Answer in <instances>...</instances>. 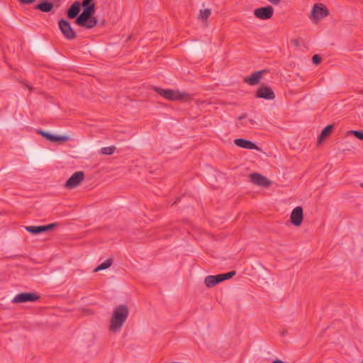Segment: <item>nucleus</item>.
<instances>
[{
  "label": "nucleus",
  "mask_w": 363,
  "mask_h": 363,
  "mask_svg": "<svg viewBox=\"0 0 363 363\" xmlns=\"http://www.w3.org/2000/svg\"><path fill=\"white\" fill-rule=\"evenodd\" d=\"M154 89L160 96L170 101H179L189 97L187 94L173 89H163L158 87H155Z\"/></svg>",
  "instance_id": "nucleus-3"
},
{
  "label": "nucleus",
  "mask_w": 363,
  "mask_h": 363,
  "mask_svg": "<svg viewBox=\"0 0 363 363\" xmlns=\"http://www.w3.org/2000/svg\"><path fill=\"white\" fill-rule=\"evenodd\" d=\"M53 8V4L48 0H41L40 2L34 7L35 9L44 13L50 12Z\"/></svg>",
  "instance_id": "nucleus-16"
},
{
  "label": "nucleus",
  "mask_w": 363,
  "mask_h": 363,
  "mask_svg": "<svg viewBox=\"0 0 363 363\" xmlns=\"http://www.w3.org/2000/svg\"><path fill=\"white\" fill-rule=\"evenodd\" d=\"M94 13V11H92V9L84 8L82 13L77 17L76 24L86 28L95 27L97 24V19L93 16Z\"/></svg>",
  "instance_id": "nucleus-2"
},
{
  "label": "nucleus",
  "mask_w": 363,
  "mask_h": 363,
  "mask_svg": "<svg viewBox=\"0 0 363 363\" xmlns=\"http://www.w3.org/2000/svg\"><path fill=\"white\" fill-rule=\"evenodd\" d=\"M350 134L354 135L357 139L363 141V131L362 130H350Z\"/></svg>",
  "instance_id": "nucleus-26"
},
{
  "label": "nucleus",
  "mask_w": 363,
  "mask_h": 363,
  "mask_svg": "<svg viewBox=\"0 0 363 363\" xmlns=\"http://www.w3.org/2000/svg\"><path fill=\"white\" fill-rule=\"evenodd\" d=\"M321 61V57L318 55H315L312 57V62L315 65H318Z\"/></svg>",
  "instance_id": "nucleus-27"
},
{
  "label": "nucleus",
  "mask_w": 363,
  "mask_h": 363,
  "mask_svg": "<svg viewBox=\"0 0 363 363\" xmlns=\"http://www.w3.org/2000/svg\"><path fill=\"white\" fill-rule=\"evenodd\" d=\"M28 89H29L30 90H31V89H32V87H30V86H28Z\"/></svg>",
  "instance_id": "nucleus-34"
},
{
  "label": "nucleus",
  "mask_w": 363,
  "mask_h": 363,
  "mask_svg": "<svg viewBox=\"0 0 363 363\" xmlns=\"http://www.w3.org/2000/svg\"><path fill=\"white\" fill-rule=\"evenodd\" d=\"M268 1L274 5L279 4L281 1V0H268Z\"/></svg>",
  "instance_id": "nucleus-30"
},
{
  "label": "nucleus",
  "mask_w": 363,
  "mask_h": 363,
  "mask_svg": "<svg viewBox=\"0 0 363 363\" xmlns=\"http://www.w3.org/2000/svg\"><path fill=\"white\" fill-rule=\"evenodd\" d=\"M247 123H250L252 125H254L256 123V122L252 119H250L249 121H247Z\"/></svg>",
  "instance_id": "nucleus-31"
},
{
  "label": "nucleus",
  "mask_w": 363,
  "mask_h": 363,
  "mask_svg": "<svg viewBox=\"0 0 363 363\" xmlns=\"http://www.w3.org/2000/svg\"><path fill=\"white\" fill-rule=\"evenodd\" d=\"M250 179L253 184L263 187H269L272 184L270 180L259 173L255 172L250 174Z\"/></svg>",
  "instance_id": "nucleus-9"
},
{
  "label": "nucleus",
  "mask_w": 363,
  "mask_h": 363,
  "mask_svg": "<svg viewBox=\"0 0 363 363\" xmlns=\"http://www.w3.org/2000/svg\"><path fill=\"white\" fill-rule=\"evenodd\" d=\"M329 15L328 9L322 4H315L311 10V16L315 22Z\"/></svg>",
  "instance_id": "nucleus-4"
},
{
  "label": "nucleus",
  "mask_w": 363,
  "mask_h": 363,
  "mask_svg": "<svg viewBox=\"0 0 363 363\" xmlns=\"http://www.w3.org/2000/svg\"><path fill=\"white\" fill-rule=\"evenodd\" d=\"M82 6L83 9L84 8L92 9V11H95V4L93 0H83L82 2Z\"/></svg>",
  "instance_id": "nucleus-22"
},
{
  "label": "nucleus",
  "mask_w": 363,
  "mask_h": 363,
  "mask_svg": "<svg viewBox=\"0 0 363 363\" xmlns=\"http://www.w3.org/2000/svg\"><path fill=\"white\" fill-rule=\"evenodd\" d=\"M211 13V9H206L204 10H201L199 13V18H201L203 21H207L208 17L210 16Z\"/></svg>",
  "instance_id": "nucleus-23"
},
{
  "label": "nucleus",
  "mask_w": 363,
  "mask_h": 363,
  "mask_svg": "<svg viewBox=\"0 0 363 363\" xmlns=\"http://www.w3.org/2000/svg\"><path fill=\"white\" fill-rule=\"evenodd\" d=\"M115 150H116V147L112 145V146H109V147H102L100 150V152L105 155H111L113 154Z\"/></svg>",
  "instance_id": "nucleus-21"
},
{
  "label": "nucleus",
  "mask_w": 363,
  "mask_h": 363,
  "mask_svg": "<svg viewBox=\"0 0 363 363\" xmlns=\"http://www.w3.org/2000/svg\"><path fill=\"white\" fill-rule=\"evenodd\" d=\"M265 72L266 70L264 69L255 72L250 76L245 77L243 81L249 85H256L259 82L263 74Z\"/></svg>",
  "instance_id": "nucleus-13"
},
{
  "label": "nucleus",
  "mask_w": 363,
  "mask_h": 363,
  "mask_svg": "<svg viewBox=\"0 0 363 363\" xmlns=\"http://www.w3.org/2000/svg\"><path fill=\"white\" fill-rule=\"evenodd\" d=\"M246 118H247V114H245H245H242V116H239V117L238 118V122L236 123V125H237V127H238V128H241V127H243V126L246 125H247V121H245V122H244V121H243V119H245Z\"/></svg>",
  "instance_id": "nucleus-24"
},
{
  "label": "nucleus",
  "mask_w": 363,
  "mask_h": 363,
  "mask_svg": "<svg viewBox=\"0 0 363 363\" xmlns=\"http://www.w3.org/2000/svg\"><path fill=\"white\" fill-rule=\"evenodd\" d=\"M21 4H30L36 0H18Z\"/></svg>",
  "instance_id": "nucleus-28"
},
{
  "label": "nucleus",
  "mask_w": 363,
  "mask_h": 363,
  "mask_svg": "<svg viewBox=\"0 0 363 363\" xmlns=\"http://www.w3.org/2000/svg\"><path fill=\"white\" fill-rule=\"evenodd\" d=\"M360 186H362L363 188V183L360 184Z\"/></svg>",
  "instance_id": "nucleus-33"
},
{
  "label": "nucleus",
  "mask_w": 363,
  "mask_h": 363,
  "mask_svg": "<svg viewBox=\"0 0 363 363\" xmlns=\"http://www.w3.org/2000/svg\"><path fill=\"white\" fill-rule=\"evenodd\" d=\"M256 97L271 100L275 98V94L271 88L262 85L258 88Z\"/></svg>",
  "instance_id": "nucleus-12"
},
{
  "label": "nucleus",
  "mask_w": 363,
  "mask_h": 363,
  "mask_svg": "<svg viewBox=\"0 0 363 363\" xmlns=\"http://www.w3.org/2000/svg\"><path fill=\"white\" fill-rule=\"evenodd\" d=\"M234 143L240 147L248 149V150H259V147L252 142L242 139L237 138L234 140Z\"/></svg>",
  "instance_id": "nucleus-15"
},
{
  "label": "nucleus",
  "mask_w": 363,
  "mask_h": 363,
  "mask_svg": "<svg viewBox=\"0 0 363 363\" xmlns=\"http://www.w3.org/2000/svg\"><path fill=\"white\" fill-rule=\"evenodd\" d=\"M113 263V259L111 258L107 259L105 262L99 264L95 269L94 272H99L100 270H104L108 269L111 266Z\"/></svg>",
  "instance_id": "nucleus-20"
},
{
  "label": "nucleus",
  "mask_w": 363,
  "mask_h": 363,
  "mask_svg": "<svg viewBox=\"0 0 363 363\" xmlns=\"http://www.w3.org/2000/svg\"><path fill=\"white\" fill-rule=\"evenodd\" d=\"M40 296L34 293L24 292L17 294L13 299V303L34 302L38 301Z\"/></svg>",
  "instance_id": "nucleus-8"
},
{
  "label": "nucleus",
  "mask_w": 363,
  "mask_h": 363,
  "mask_svg": "<svg viewBox=\"0 0 363 363\" xmlns=\"http://www.w3.org/2000/svg\"><path fill=\"white\" fill-rule=\"evenodd\" d=\"M84 179V173L82 171L74 172L66 182L65 186L72 189L78 186Z\"/></svg>",
  "instance_id": "nucleus-5"
},
{
  "label": "nucleus",
  "mask_w": 363,
  "mask_h": 363,
  "mask_svg": "<svg viewBox=\"0 0 363 363\" xmlns=\"http://www.w3.org/2000/svg\"><path fill=\"white\" fill-rule=\"evenodd\" d=\"M235 271H231L225 274H220V276L221 277V281H224L228 279L232 278L235 274Z\"/></svg>",
  "instance_id": "nucleus-25"
},
{
  "label": "nucleus",
  "mask_w": 363,
  "mask_h": 363,
  "mask_svg": "<svg viewBox=\"0 0 363 363\" xmlns=\"http://www.w3.org/2000/svg\"><path fill=\"white\" fill-rule=\"evenodd\" d=\"M220 282L222 281L220 274L207 276L204 280L205 285L208 288H212Z\"/></svg>",
  "instance_id": "nucleus-18"
},
{
  "label": "nucleus",
  "mask_w": 363,
  "mask_h": 363,
  "mask_svg": "<svg viewBox=\"0 0 363 363\" xmlns=\"http://www.w3.org/2000/svg\"><path fill=\"white\" fill-rule=\"evenodd\" d=\"M291 43L296 46V47H298L299 46V40L298 39H292L291 40Z\"/></svg>",
  "instance_id": "nucleus-29"
},
{
  "label": "nucleus",
  "mask_w": 363,
  "mask_h": 363,
  "mask_svg": "<svg viewBox=\"0 0 363 363\" xmlns=\"http://www.w3.org/2000/svg\"><path fill=\"white\" fill-rule=\"evenodd\" d=\"M274 14V9L271 6L259 7L254 11V15L256 18L262 20L271 18Z\"/></svg>",
  "instance_id": "nucleus-7"
},
{
  "label": "nucleus",
  "mask_w": 363,
  "mask_h": 363,
  "mask_svg": "<svg viewBox=\"0 0 363 363\" xmlns=\"http://www.w3.org/2000/svg\"><path fill=\"white\" fill-rule=\"evenodd\" d=\"M128 314L129 309L126 305L122 304L116 307L111 318L109 330L114 333L119 332L126 321Z\"/></svg>",
  "instance_id": "nucleus-1"
},
{
  "label": "nucleus",
  "mask_w": 363,
  "mask_h": 363,
  "mask_svg": "<svg viewBox=\"0 0 363 363\" xmlns=\"http://www.w3.org/2000/svg\"><path fill=\"white\" fill-rule=\"evenodd\" d=\"M58 224L57 223H50L46 225H38V226H26V230L33 235L40 234L45 231L51 230L54 229Z\"/></svg>",
  "instance_id": "nucleus-10"
},
{
  "label": "nucleus",
  "mask_w": 363,
  "mask_h": 363,
  "mask_svg": "<svg viewBox=\"0 0 363 363\" xmlns=\"http://www.w3.org/2000/svg\"><path fill=\"white\" fill-rule=\"evenodd\" d=\"M179 200V198H178V199H177V201H175L174 203H177V201H178Z\"/></svg>",
  "instance_id": "nucleus-32"
},
{
  "label": "nucleus",
  "mask_w": 363,
  "mask_h": 363,
  "mask_svg": "<svg viewBox=\"0 0 363 363\" xmlns=\"http://www.w3.org/2000/svg\"><path fill=\"white\" fill-rule=\"evenodd\" d=\"M303 217V208L301 206H297L291 213V223L295 226H299L302 223Z\"/></svg>",
  "instance_id": "nucleus-11"
},
{
  "label": "nucleus",
  "mask_w": 363,
  "mask_h": 363,
  "mask_svg": "<svg viewBox=\"0 0 363 363\" xmlns=\"http://www.w3.org/2000/svg\"><path fill=\"white\" fill-rule=\"evenodd\" d=\"M37 132L43 138L51 142L67 141L69 140V137L65 135L57 136L42 130H38Z\"/></svg>",
  "instance_id": "nucleus-14"
},
{
  "label": "nucleus",
  "mask_w": 363,
  "mask_h": 363,
  "mask_svg": "<svg viewBox=\"0 0 363 363\" xmlns=\"http://www.w3.org/2000/svg\"><path fill=\"white\" fill-rule=\"evenodd\" d=\"M58 25L65 38L67 40H73L76 38V33L73 30L70 23L67 20H60Z\"/></svg>",
  "instance_id": "nucleus-6"
},
{
  "label": "nucleus",
  "mask_w": 363,
  "mask_h": 363,
  "mask_svg": "<svg viewBox=\"0 0 363 363\" xmlns=\"http://www.w3.org/2000/svg\"><path fill=\"white\" fill-rule=\"evenodd\" d=\"M80 11V4L79 1L74 2L69 8L67 12V16L69 18L73 19L79 16Z\"/></svg>",
  "instance_id": "nucleus-17"
},
{
  "label": "nucleus",
  "mask_w": 363,
  "mask_h": 363,
  "mask_svg": "<svg viewBox=\"0 0 363 363\" xmlns=\"http://www.w3.org/2000/svg\"><path fill=\"white\" fill-rule=\"evenodd\" d=\"M333 128L334 126L333 125H328L322 130L321 133L318 139V144H320L327 136L331 134Z\"/></svg>",
  "instance_id": "nucleus-19"
}]
</instances>
